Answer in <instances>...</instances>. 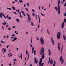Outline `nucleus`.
<instances>
[{
  "instance_id": "nucleus-1",
  "label": "nucleus",
  "mask_w": 66,
  "mask_h": 66,
  "mask_svg": "<svg viewBox=\"0 0 66 66\" xmlns=\"http://www.w3.org/2000/svg\"><path fill=\"white\" fill-rule=\"evenodd\" d=\"M60 0H58V13L60 15V14H61V11H60Z\"/></svg>"
},
{
  "instance_id": "nucleus-2",
  "label": "nucleus",
  "mask_w": 66,
  "mask_h": 66,
  "mask_svg": "<svg viewBox=\"0 0 66 66\" xmlns=\"http://www.w3.org/2000/svg\"><path fill=\"white\" fill-rule=\"evenodd\" d=\"M44 48L43 47H42L40 50V55H42L44 53Z\"/></svg>"
},
{
  "instance_id": "nucleus-3",
  "label": "nucleus",
  "mask_w": 66,
  "mask_h": 66,
  "mask_svg": "<svg viewBox=\"0 0 66 66\" xmlns=\"http://www.w3.org/2000/svg\"><path fill=\"white\" fill-rule=\"evenodd\" d=\"M40 43L42 45H43L44 44V41L42 37H41L40 38Z\"/></svg>"
},
{
  "instance_id": "nucleus-4",
  "label": "nucleus",
  "mask_w": 66,
  "mask_h": 66,
  "mask_svg": "<svg viewBox=\"0 0 66 66\" xmlns=\"http://www.w3.org/2000/svg\"><path fill=\"white\" fill-rule=\"evenodd\" d=\"M60 62H61V64H62L64 63V60L63 59V56H61L60 59Z\"/></svg>"
},
{
  "instance_id": "nucleus-5",
  "label": "nucleus",
  "mask_w": 66,
  "mask_h": 66,
  "mask_svg": "<svg viewBox=\"0 0 66 66\" xmlns=\"http://www.w3.org/2000/svg\"><path fill=\"white\" fill-rule=\"evenodd\" d=\"M57 38H58V39L61 38V33H60V32H58V34H57Z\"/></svg>"
},
{
  "instance_id": "nucleus-6",
  "label": "nucleus",
  "mask_w": 66,
  "mask_h": 66,
  "mask_svg": "<svg viewBox=\"0 0 66 66\" xmlns=\"http://www.w3.org/2000/svg\"><path fill=\"white\" fill-rule=\"evenodd\" d=\"M35 60V64H37L38 63V61L36 60V59L35 57L34 59Z\"/></svg>"
},
{
  "instance_id": "nucleus-7",
  "label": "nucleus",
  "mask_w": 66,
  "mask_h": 66,
  "mask_svg": "<svg viewBox=\"0 0 66 66\" xmlns=\"http://www.w3.org/2000/svg\"><path fill=\"white\" fill-rule=\"evenodd\" d=\"M51 41L52 44H53V45L54 46V41L53 40V38H51Z\"/></svg>"
},
{
  "instance_id": "nucleus-8",
  "label": "nucleus",
  "mask_w": 66,
  "mask_h": 66,
  "mask_svg": "<svg viewBox=\"0 0 66 66\" xmlns=\"http://www.w3.org/2000/svg\"><path fill=\"white\" fill-rule=\"evenodd\" d=\"M64 22H63L62 23L61 25V28L62 29H63L64 28Z\"/></svg>"
},
{
  "instance_id": "nucleus-9",
  "label": "nucleus",
  "mask_w": 66,
  "mask_h": 66,
  "mask_svg": "<svg viewBox=\"0 0 66 66\" xmlns=\"http://www.w3.org/2000/svg\"><path fill=\"white\" fill-rule=\"evenodd\" d=\"M42 62H43V61H42V58H41L40 59V60L39 61V64H40H40H42Z\"/></svg>"
},
{
  "instance_id": "nucleus-10",
  "label": "nucleus",
  "mask_w": 66,
  "mask_h": 66,
  "mask_svg": "<svg viewBox=\"0 0 66 66\" xmlns=\"http://www.w3.org/2000/svg\"><path fill=\"white\" fill-rule=\"evenodd\" d=\"M49 53H48V55L50 56L51 55V51H50V49H49V50H48Z\"/></svg>"
},
{
  "instance_id": "nucleus-11",
  "label": "nucleus",
  "mask_w": 66,
  "mask_h": 66,
  "mask_svg": "<svg viewBox=\"0 0 66 66\" xmlns=\"http://www.w3.org/2000/svg\"><path fill=\"white\" fill-rule=\"evenodd\" d=\"M60 43H59L58 44V46L59 51L60 50Z\"/></svg>"
},
{
  "instance_id": "nucleus-12",
  "label": "nucleus",
  "mask_w": 66,
  "mask_h": 66,
  "mask_svg": "<svg viewBox=\"0 0 66 66\" xmlns=\"http://www.w3.org/2000/svg\"><path fill=\"white\" fill-rule=\"evenodd\" d=\"M17 39V38L16 37H14V39H13L12 40V42H14V41H15V40H16V39Z\"/></svg>"
},
{
  "instance_id": "nucleus-13",
  "label": "nucleus",
  "mask_w": 66,
  "mask_h": 66,
  "mask_svg": "<svg viewBox=\"0 0 66 66\" xmlns=\"http://www.w3.org/2000/svg\"><path fill=\"white\" fill-rule=\"evenodd\" d=\"M42 59H44L45 58V56H44V53L43 54L42 56Z\"/></svg>"
},
{
  "instance_id": "nucleus-14",
  "label": "nucleus",
  "mask_w": 66,
  "mask_h": 66,
  "mask_svg": "<svg viewBox=\"0 0 66 66\" xmlns=\"http://www.w3.org/2000/svg\"><path fill=\"white\" fill-rule=\"evenodd\" d=\"M50 63L51 65H52V64H53V60H52V59H51V60Z\"/></svg>"
},
{
  "instance_id": "nucleus-15",
  "label": "nucleus",
  "mask_w": 66,
  "mask_h": 66,
  "mask_svg": "<svg viewBox=\"0 0 66 66\" xmlns=\"http://www.w3.org/2000/svg\"><path fill=\"white\" fill-rule=\"evenodd\" d=\"M19 15H20V18H22V15H21V12H19Z\"/></svg>"
},
{
  "instance_id": "nucleus-16",
  "label": "nucleus",
  "mask_w": 66,
  "mask_h": 66,
  "mask_svg": "<svg viewBox=\"0 0 66 66\" xmlns=\"http://www.w3.org/2000/svg\"><path fill=\"white\" fill-rule=\"evenodd\" d=\"M21 13L23 14V15L24 16H25V14H24V12L22 11H21Z\"/></svg>"
},
{
  "instance_id": "nucleus-17",
  "label": "nucleus",
  "mask_w": 66,
  "mask_h": 66,
  "mask_svg": "<svg viewBox=\"0 0 66 66\" xmlns=\"http://www.w3.org/2000/svg\"><path fill=\"white\" fill-rule=\"evenodd\" d=\"M63 46H62V47L61 50V54H62V50H63Z\"/></svg>"
},
{
  "instance_id": "nucleus-18",
  "label": "nucleus",
  "mask_w": 66,
  "mask_h": 66,
  "mask_svg": "<svg viewBox=\"0 0 66 66\" xmlns=\"http://www.w3.org/2000/svg\"><path fill=\"white\" fill-rule=\"evenodd\" d=\"M54 63L53 64V66H55V64H56V63L55 62V61H54Z\"/></svg>"
},
{
  "instance_id": "nucleus-19",
  "label": "nucleus",
  "mask_w": 66,
  "mask_h": 66,
  "mask_svg": "<svg viewBox=\"0 0 66 66\" xmlns=\"http://www.w3.org/2000/svg\"><path fill=\"white\" fill-rule=\"evenodd\" d=\"M31 26H34V24H33V23L32 22H31Z\"/></svg>"
},
{
  "instance_id": "nucleus-20",
  "label": "nucleus",
  "mask_w": 66,
  "mask_h": 66,
  "mask_svg": "<svg viewBox=\"0 0 66 66\" xmlns=\"http://www.w3.org/2000/svg\"><path fill=\"white\" fill-rule=\"evenodd\" d=\"M12 9H13V10H16V9H15V7L13 6L12 7Z\"/></svg>"
},
{
  "instance_id": "nucleus-21",
  "label": "nucleus",
  "mask_w": 66,
  "mask_h": 66,
  "mask_svg": "<svg viewBox=\"0 0 66 66\" xmlns=\"http://www.w3.org/2000/svg\"><path fill=\"white\" fill-rule=\"evenodd\" d=\"M55 9L56 10V11H57V7H55Z\"/></svg>"
},
{
  "instance_id": "nucleus-22",
  "label": "nucleus",
  "mask_w": 66,
  "mask_h": 66,
  "mask_svg": "<svg viewBox=\"0 0 66 66\" xmlns=\"http://www.w3.org/2000/svg\"><path fill=\"white\" fill-rule=\"evenodd\" d=\"M34 54L35 55H36V51L35 50L34 52Z\"/></svg>"
},
{
  "instance_id": "nucleus-23",
  "label": "nucleus",
  "mask_w": 66,
  "mask_h": 66,
  "mask_svg": "<svg viewBox=\"0 0 66 66\" xmlns=\"http://www.w3.org/2000/svg\"><path fill=\"white\" fill-rule=\"evenodd\" d=\"M22 53H21L20 55L21 59H22Z\"/></svg>"
},
{
  "instance_id": "nucleus-24",
  "label": "nucleus",
  "mask_w": 66,
  "mask_h": 66,
  "mask_svg": "<svg viewBox=\"0 0 66 66\" xmlns=\"http://www.w3.org/2000/svg\"><path fill=\"white\" fill-rule=\"evenodd\" d=\"M47 33L48 35H49L50 34V33L49 31V30H48V29L47 30Z\"/></svg>"
},
{
  "instance_id": "nucleus-25",
  "label": "nucleus",
  "mask_w": 66,
  "mask_h": 66,
  "mask_svg": "<svg viewBox=\"0 0 66 66\" xmlns=\"http://www.w3.org/2000/svg\"><path fill=\"white\" fill-rule=\"evenodd\" d=\"M26 11H27L28 12H29V10H28V8H26Z\"/></svg>"
},
{
  "instance_id": "nucleus-26",
  "label": "nucleus",
  "mask_w": 66,
  "mask_h": 66,
  "mask_svg": "<svg viewBox=\"0 0 66 66\" xmlns=\"http://www.w3.org/2000/svg\"><path fill=\"white\" fill-rule=\"evenodd\" d=\"M19 2H20V3H22L23 2V1L22 0H19Z\"/></svg>"
},
{
  "instance_id": "nucleus-27",
  "label": "nucleus",
  "mask_w": 66,
  "mask_h": 66,
  "mask_svg": "<svg viewBox=\"0 0 66 66\" xmlns=\"http://www.w3.org/2000/svg\"><path fill=\"white\" fill-rule=\"evenodd\" d=\"M6 22L5 23H2L3 24V25H5L6 24Z\"/></svg>"
},
{
  "instance_id": "nucleus-28",
  "label": "nucleus",
  "mask_w": 66,
  "mask_h": 66,
  "mask_svg": "<svg viewBox=\"0 0 66 66\" xmlns=\"http://www.w3.org/2000/svg\"><path fill=\"white\" fill-rule=\"evenodd\" d=\"M29 54H28V58H27V61L29 60Z\"/></svg>"
},
{
  "instance_id": "nucleus-29",
  "label": "nucleus",
  "mask_w": 66,
  "mask_h": 66,
  "mask_svg": "<svg viewBox=\"0 0 66 66\" xmlns=\"http://www.w3.org/2000/svg\"><path fill=\"white\" fill-rule=\"evenodd\" d=\"M28 19L30 21H31V18L30 17H28Z\"/></svg>"
},
{
  "instance_id": "nucleus-30",
  "label": "nucleus",
  "mask_w": 66,
  "mask_h": 66,
  "mask_svg": "<svg viewBox=\"0 0 66 66\" xmlns=\"http://www.w3.org/2000/svg\"><path fill=\"white\" fill-rule=\"evenodd\" d=\"M7 9L8 10H10L11 11V10H12V9H11V8H9V7H7Z\"/></svg>"
},
{
  "instance_id": "nucleus-31",
  "label": "nucleus",
  "mask_w": 66,
  "mask_h": 66,
  "mask_svg": "<svg viewBox=\"0 0 66 66\" xmlns=\"http://www.w3.org/2000/svg\"><path fill=\"white\" fill-rule=\"evenodd\" d=\"M64 22H65V23H66V19H64Z\"/></svg>"
},
{
  "instance_id": "nucleus-32",
  "label": "nucleus",
  "mask_w": 66,
  "mask_h": 66,
  "mask_svg": "<svg viewBox=\"0 0 66 66\" xmlns=\"http://www.w3.org/2000/svg\"><path fill=\"white\" fill-rule=\"evenodd\" d=\"M32 15L33 16H35V13H33L32 14Z\"/></svg>"
},
{
  "instance_id": "nucleus-33",
  "label": "nucleus",
  "mask_w": 66,
  "mask_h": 66,
  "mask_svg": "<svg viewBox=\"0 0 66 66\" xmlns=\"http://www.w3.org/2000/svg\"><path fill=\"white\" fill-rule=\"evenodd\" d=\"M16 20H17V22H19L20 21V20H19V19H16Z\"/></svg>"
},
{
  "instance_id": "nucleus-34",
  "label": "nucleus",
  "mask_w": 66,
  "mask_h": 66,
  "mask_svg": "<svg viewBox=\"0 0 66 66\" xmlns=\"http://www.w3.org/2000/svg\"><path fill=\"white\" fill-rule=\"evenodd\" d=\"M28 53V51H27V50H26V54H27Z\"/></svg>"
},
{
  "instance_id": "nucleus-35",
  "label": "nucleus",
  "mask_w": 66,
  "mask_h": 66,
  "mask_svg": "<svg viewBox=\"0 0 66 66\" xmlns=\"http://www.w3.org/2000/svg\"><path fill=\"white\" fill-rule=\"evenodd\" d=\"M5 50H6V49L5 48L4 49V50H3L4 52H5L6 51Z\"/></svg>"
},
{
  "instance_id": "nucleus-36",
  "label": "nucleus",
  "mask_w": 66,
  "mask_h": 66,
  "mask_svg": "<svg viewBox=\"0 0 66 66\" xmlns=\"http://www.w3.org/2000/svg\"><path fill=\"white\" fill-rule=\"evenodd\" d=\"M41 65L42 66H44V63H42Z\"/></svg>"
},
{
  "instance_id": "nucleus-37",
  "label": "nucleus",
  "mask_w": 66,
  "mask_h": 66,
  "mask_svg": "<svg viewBox=\"0 0 66 66\" xmlns=\"http://www.w3.org/2000/svg\"><path fill=\"white\" fill-rule=\"evenodd\" d=\"M13 13L14 14H15V15H16V14H17V13H16V12H13Z\"/></svg>"
},
{
  "instance_id": "nucleus-38",
  "label": "nucleus",
  "mask_w": 66,
  "mask_h": 66,
  "mask_svg": "<svg viewBox=\"0 0 66 66\" xmlns=\"http://www.w3.org/2000/svg\"><path fill=\"white\" fill-rule=\"evenodd\" d=\"M1 43H5V42H3V40H1Z\"/></svg>"
},
{
  "instance_id": "nucleus-39",
  "label": "nucleus",
  "mask_w": 66,
  "mask_h": 66,
  "mask_svg": "<svg viewBox=\"0 0 66 66\" xmlns=\"http://www.w3.org/2000/svg\"><path fill=\"white\" fill-rule=\"evenodd\" d=\"M15 36V35L14 34H13L12 35V36Z\"/></svg>"
},
{
  "instance_id": "nucleus-40",
  "label": "nucleus",
  "mask_w": 66,
  "mask_h": 66,
  "mask_svg": "<svg viewBox=\"0 0 66 66\" xmlns=\"http://www.w3.org/2000/svg\"><path fill=\"white\" fill-rule=\"evenodd\" d=\"M32 50H33V51L34 50V47H32Z\"/></svg>"
},
{
  "instance_id": "nucleus-41",
  "label": "nucleus",
  "mask_w": 66,
  "mask_h": 66,
  "mask_svg": "<svg viewBox=\"0 0 66 66\" xmlns=\"http://www.w3.org/2000/svg\"><path fill=\"white\" fill-rule=\"evenodd\" d=\"M36 38L37 40H39V39L37 37H36Z\"/></svg>"
},
{
  "instance_id": "nucleus-42",
  "label": "nucleus",
  "mask_w": 66,
  "mask_h": 66,
  "mask_svg": "<svg viewBox=\"0 0 66 66\" xmlns=\"http://www.w3.org/2000/svg\"><path fill=\"white\" fill-rule=\"evenodd\" d=\"M27 16H28L29 17H30V15H29V14H28L27 13Z\"/></svg>"
},
{
  "instance_id": "nucleus-43",
  "label": "nucleus",
  "mask_w": 66,
  "mask_h": 66,
  "mask_svg": "<svg viewBox=\"0 0 66 66\" xmlns=\"http://www.w3.org/2000/svg\"><path fill=\"white\" fill-rule=\"evenodd\" d=\"M11 30V28L9 27L8 28V30Z\"/></svg>"
},
{
  "instance_id": "nucleus-44",
  "label": "nucleus",
  "mask_w": 66,
  "mask_h": 66,
  "mask_svg": "<svg viewBox=\"0 0 66 66\" xmlns=\"http://www.w3.org/2000/svg\"><path fill=\"white\" fill-rule=\"evenodd\" d=\"M3 16L5 18V19H6V17H5V15H3Z\"/></svg>"
},
{
  "instance_id": "nucleus-45",
  "label": "nucleus",
  "mask_w": 66,
  "mask_h": 66,
  "mask_svg": "<svg viewBox=\"0 0 66 66\" xmlns=\"http://www.w3.org/2000/svg\"><path fill=\"white\" fill-rule=\"evenodd\" d=\"M12 55H13V54H12L10 55L9 57H12Z\"/></svg>"
},
{
  "instance_id": "nucleus-46",
  "label": "nucleus",
  "mask_w": 66,
  "mask_h": 66,
  "mask_svg": "<svg viewBox=\"0 0 66 66\" xmlns=\"http://www.w3.org/2000/svg\"><path fill=\"white\" fill-rule=\"evenodd\" d=\"M16 11L17 12H19V9H18V10H16Z\"/></svg>"
},
{
  "instance_id": "nucleus-47",
  "label": "nucleus",
  "mask_w": 66,
  "mask_h": 66,
  "mask_svg": "<svg viewBox=\"0 0 66 66\" xmlns=\"http://www.w3.org/2000/svg\"><path fill=\"white\" fill-rule=\"evenodd\" d=\"M39 23H40V17H39Z\"/></svg>"
},
{
  "instance_id": "nucleus-48",
  "label": "nucleus",
  "mask_w": 66,
  "mask_h": 66,
  "mask_svg": "<svg viewBox=\"0 0 66 66\" xmlns=\"http://www.w3.org/2000/svg\"><path fill=\"white\" fill-rule=\"evenodd\" d=\"M0 17L1 18H2V15H1V14H0Z\"/></svg>"
},
{
  "instance_id": "nucleus-49",
  "label": "nucleus",
  "mask_w": 66,
  "mask_h": 66,
  "mask_svg": "<svg viewBox=\"0 0 66 66\" xmlns=\"http://www.w3.org/2000/svg\"><path fill=\"white\" fill-rule=\"evenodd\" d=\"M9 18V15H7L6 16V18Z\"/></svg>"
},
{
  "instance_id": "nucleus-50",
  "label": "nucleus",
  "mask_w": 66,
  "mask_h": 66,
  "mask_svg": "<svg viewBox=\"0 0 66 66\" xmlns=\"http://www.w3.org/2000/svg\"><path fill=\"white\" fill-rule=\"evenodd\" d=\"M66 12H65L64 14V16L65 17H66Z\"/></svg>"
},
{
  "instance_id": "nucleus-51",
  "label": "nucleus",
  "mask_w": 66,
  "mask_h": 66,
  "mask_svg": "<svg viewBox=\"0 0 66 66\" xmlns=\"http://www.w3.org/2000/svg\"><path fill=\"white\" fill-rule=\"evenodd\" d=\"M1 15H3H3H4L3 13H2V12H1Z\"/></svg>"
},
{
  "instance_id": "nucleus-52",
  "label": "nucleus",
  "mask_w": 66,
  "mask_h": 66,
  "mask_svg": "<svg viewBox=\"0 0 66 66\" xmlns=\"http://www.w3.org/2000/svg\"><path fill=\"white\" fill-rule=\"evenodd\" d=\"M29 4H30V3H27V6H28L29 5Z\"/></svg>"
},
{
  "instance_id": "nucleus-53",
  "label": "nucleus",
  "mask_w": 66,
  "mask_h": 66,
  "mask_svg": "<svg viewBox=\"0 0 66 66\" xmlns=\"http://www.w3.org/2000/svg\"><path fill=\"white\" fill-rule=\"evenodd\" d=\"M11 19V18L10 17H9L8 18V19L9 20Z\"/></svg>"
},
{
  "instance_id": "nucleus-54",
  "label": "nucleus",
  "mask_w": 66,
  "mask_h": 66,
  "mask_svg": "<svg viewBox=\"0 0 66 66\" xmlns=\"http://www.w3.org/2000/svg\"><path fill=\"white\" fill-rule=\"evenodd\" d=\"M64 6H66V2H65V3L64 5Z\"/></svg>"
},
{
  "instance_id": "nucleus-55",
  "label": "nucleus",
  "mask_w": 66,
  "mask_h": 66,
  "mask_svg": "<svg viewBox=\"0 0 66 66\" xmlns=\"http://www.w3.org/2000/svg\"><path fill=\"white\" fill-rule=\"evenodd\" d=\"M9 65L10 66H12V63H10V64H9Z\"/></svg>"
},
{
  "instance_id": "nucleus-56",
  "label": "nucleus",
  "mask_w": 66,
  "mask_h": 66,
  "mask_svg": "<svg viewBox=\"0 0 66 66\" xmlns=\"http://www.w3.org/2000/svg\"><path fill=\"white\" fill-rule=\"evenodd\" d=\"M32 11L34 12H35V11H34V10L33 9H32Z\"/></svg>"
},
{
  "instance_id": "nucleus-57",
  "label": "nucleus",
  "mask_w": 66,
  "mask_h": 66,
  "mask_svg": "<svg viewBox=\"0 0 66 66\" xmlns=\"http://www.w3.org/2000/svg\"><path fill=\"white\" fill-rule=\"evenodd\" d=\"M11 54V53H9L8 54V56H10V54Z\"/></svg>"
},
{
  "instance_id": "nucleus-58",
  "label": "nucleus",
  "mask_w": 66,
  "mask_h": 66,
  "mask_svg": "<svg viewBox=\"0 0 66 66\" xmlns=\"http://www.w3.org/2000/svg\"><path fill=\"white\" fill-rule=\"evenodd\" d=\"M31 44H32V38H31Z\"/></svg>"
},
{
  "instance_id": "nucleus-59",
  "label": "nucleus",
  "mask_w": 66,
  "mask_h": 66,
  "mask_svg": "<svg viewBox=\"0 0 66 66\" xmlns=\"http://www.w3.org/2000/svg\"><path fill=\"white\" fill-rule=\"evenodd\" d=\"M41 15H42V16H44V15H43V13H41Z\"/></svg>"
},
{
  "instance_id": "nucleus-60",
  "label": "nucleus",
  "mask_w": 66,
  "mask_h": 66,
  "mask_svg": "<svg viewBox=\"0 0 66 66\" xmlns=\"http://www.w3.org/2000/svg\"><path fill=\"white\" fill-rule=\"evenodd\" d=\"M16 59H15L14 60V61L15 62V61H16Z\"/></svg>"
},
{
  "instance_id": "nucleus-61",
  "label": "nucleus",
  "mask_w": 66,
  "mask_h": 66,
  "mask_svg": "<svg viewBox=\"0 0 66 66\" xmlns=\"http://www.w3.org/2000/svg\"><path fill=\"white\" fill-rule=\"evenodd\" d=\"M2 28H3V30H4V28H3V27H2Z\"/></svg>"
},
{
  "instance_id": "nucleus-62",
  "label": "nucleus",
  "mask_w": 66,
  "mask_h": 66,
  "mask_svg": "<svg viewBox=\"0 0 66 66\" xmlns=\"http://www.w3.org/2000/svg\"><path fill=\"white\" fill-rule=\"evenodd\" d=\"M39 25H38V29H39Z\"/></svg>"
},
{
  "instance_id": "nucleus-63",
  "label": "nucleus",
  "mask_w": 66,
  "mask_h": 66,
  "mask_svg": "<svg viewBox=\"0 0 66 66\" xmlns=\"http://www.w3.org/2000/svg\"><path fill=\"white\" fill-rule=\"evenodd\" d=\"M41 64H39H39H38V65H39V66H42V65H41Z\"/></svg>"
},
{
  "instance_id": "nucleus-64",
  "label": "nucleus",
  "mask_w": 66,
  "mask_h": 66,
  "mask_svg": "<svg viewBox=\"0 0 66 66\" xmlns=\"http://www.w3.org/2000/svg\"><path fill=\"white\" fill-rule=\"evenodd\" d=\"M32 66V64H30V66Z\"/></svg>"
}]
</instances>
